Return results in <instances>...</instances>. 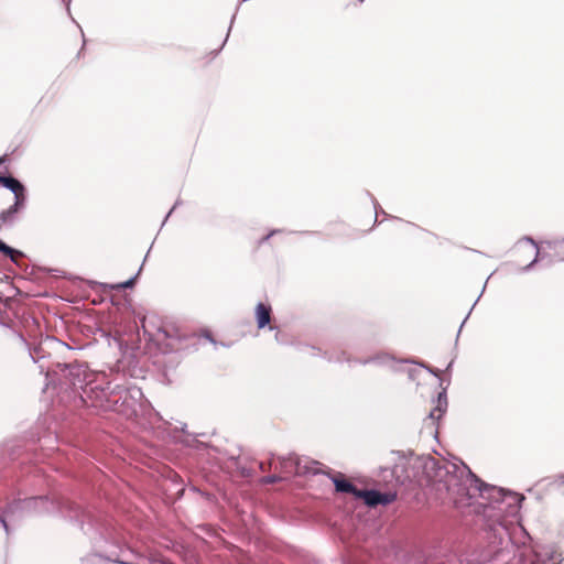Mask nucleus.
I'll return each mask as SVG.
<instances>
[{"mask_svg":"<svg viewBox=\"0 0 564 564\" xmlns=\"http://www.w3.org/2000/svg\"><path fill=\"white\" fill-rule=\"evenodd\" d=\"M485 540L486 545L479 550L478 564L508 560L511 536L506 523L486 520Z\"/></svg>","mask_w":564,"mask_h":564,"instance_id":"obj_4","label":"nucleus"},{"mask_svg":"<svg viewBox=\"0 0 564 564\" xmlns=\"http://www.w3.org/2000/svg\"><path fill=\"white\" fill-rule=\"evenodd\" d=\"M20 338H21V341L24 344V346L28 348L29 356L33 362L36 364L40 361V359H43L45 357L44 349L41 344L36 345L34 347H31L30 344L28 343V340L22 335L20 336Z\"/></svg>","mask_w":564,"mask_h":564,"instance_id":"obj_16","label":"nucleus"},{"mask_svg":"<svg viewBox=\"0 0 564 564\" xmlns=\"http://www.w3.org/2000/svg\"><path fill=\"white\" fill-rule=\"evenodd\" d=\"M150 250H151V248L148 250V252H150ZM147 254H149V253H147ZM145 259H148V256H144V260H145Z\"/></svg>","mask_w":564,"mask_h":564,"instance_id":"obj_40","label":"nucleus"},{"mask_svg":"<svg viewBox=\"0 0 564 564\" xmlns=\"http://www.w3.org/2000/svg\"><path fill=\"white\" fill-rule=\"evenodd\" d=\"M417 372H419V371H417L416 369H413V368L409 369V371H408L409 379L414 380V379H415V375H416Z\"/></svg>","mask_w":564,"mask_h":564,"instance_id":"obj_28","label":"nucleus"},{"mask_svg":"<svg viewBox=\"0 0 564 564\" xmlns=\"http://www.w3.org/2000/svg\"><path fill=\"white\" fill-rule=\"evenodd\" d=\"M186 563L187 564H202L199 558H197V557H193L192 560L187 561Z\"/></svg>","mask_w":564,"mask_h":564,"instance_id":"obj_30","label":"nucleus"},{"mask_svg":"<svg viewBox=\"0 0 564 564\" xmlns=\"http://www.w3.org/2000/svg\"><path fill=\"white\" fill-rule=\"evenodd\" d=\"M282 230L280 229H273L271 230L268 235H265L264 237H262L260 240H259V245H262L264 242H267L272 236L281 232Z\"/></svg>","mask_w":564,"mask_h":564,"instance_id":"obj_20","label":"nucleus"},{"mask_svg":"<svg viewBox=\"0 0 564 564\" xmlns=\"http://www.w3.org/2000/svg\"><path fill=\"white\" fill-rule=\"evenodd\" d=\"M62 389H70L76 404L104 412L130 415L142 399V390L135 386L121 383V375L110 368L106 371L90 370L86 365L56 362L53 368Z\"/></svg>","mask_w":564,"mask_h":564,"instance_id":"obj_2","label":"nucleus"},{"mask_svg":"<svg viewBox=\"0 0 564 564\" xmlns=\"http://www.w3.org/2000/svg\"><path fill=\"white\" fill-rule=\"evenodd\" d=\"M185 444L189 445V441L188 440H184L183 441Z\"/></svg>","mask_w":564,"mask_h":564,"instance_id":"obj_39","label":"nucleus"},{"mask_svg":"<svg viewBox=\"0 0 564 564\" xmlns=\"http://www.w3.org/2000/svg\"><path fill=\"white\" fill-rule=\"evenodd\" d=\"M557 479L561 484H564V473L557 476Z\"/></svg>","mask_w":564,"mask_h":564,"instance_id":"obj_32","label":"nucleus"},{"mask_svg":"<svg viewBox=\"0 0 564 564\" xmlns=\"http://www.w3.org/2000/svg\"><path fill=\"white\" fill-rule=\"evenodd\" d=\"M28 195L14 197V202L0 213V231L12 229L20 220V214L25 209Z\"/></svg>","mask_w":564,"mask_h":564,"instance_id":"obj_6","label":"nucleus"},{"mask_svg":"<svg viewBox=\"0 0 564 564\" xmlns=\"http://www.w3.org/2000/svg\"><path fill=\"white\" fill-rule=\"evenodd\" d=\"M561 242H562V243H564V238L562 239V241H561Z\"/></svg>","mask_w":564,"mask_h":564,"instance_id":"obj_44","label":"nucleus"},{"mask_svg":"<svg viewBox=\"0 0 564 564\" xmlns=\"http://www.w3.org/2000/svg\"><path fill=\"white\" fill-rule=\"evenodd\" d=\"M142 267H143V264H141L138 272L133 276L128 279L127 281L118 283L116 285H109V288H111V289H132L135 284L138 275L140 274L141 270H142Z\"/></svg>","mask_w":564,"mask_h":564,"instance_id":"obj_17","label":"nucleus"},{"mask_svg":"<svg viewBox=\"0 0 564 564\" xmlns=\"http://www.w3.org/2000/svg\"><path fill=\"white\" fill-rule=\"evenodd\" d=\"M421 467L420 485L435 500L458 506L479 496L485 500L480 507L485 520L488 521L505 523L507 517L518 512L524 499L520 494L485 482L462 460L458 465L427 456Z\"/></svg>","mask_w":564,"mask_h":564,"instance_id":"obj_1","label":"nucleus"},{"mask_svg":"<svg viewBox=\"0 0 564 564\" xmlns=\"http://www.w3.org/2000/svg\"><path fill=\"white\" fill-rule=\"evenodd\" d=\"M280 480V477L276 475H270L265 477V482L273 484Z\"/></svg>","mask_w":564,"mask_h":564,"instance_id":"obj_26","label":"nucleus"},{"mask_svg":"<svg viewBox=\"0 0 564 564\" xmlns=\"http://www.w3.org/2000/svg\"><path fill=\"white\" fill-rule=\"evenodd\" d=\"M185 429H186V424L183 423L182 426H181V431L184 433L185 432Z\"/></svg>","mask_w":564,"mask_h":564,"instance_id":"obj_36","label":"nucleus"},{"mask_svg":"<svg viewBox=\"0 0 564 564\" xmlns=\"http://www.w3.org/2000/svg\"><path fill=\"white\" fill-rule=\"evenodd\" d=\"M235 19H236V12H235V13H234V15L231 17L230 25H232V23H234ZM230 30H231V26H229V29H228L227 35H226V37H225V40H224V42H223V44H221V46H220V50H221V48H223V46L226 44V42H227V40H228V36H229V33H230Z\"/></svg>","mask_w":564,"mask_h":564,"instance_id":"obj_24","label":"nucleus"},{"mask_svg":"<svg viewBox=\"0 0 564 564\" xmlns=\"http://www.w3.org/2000/svg\"><path fill=\"white\" fill-rule=\"evenodd\" d=\"M447 409V394H446V388H444L438 394H437V403L435 408L430 412L429 419L432 420V422L437 421L441 419L442 414Z\"/></svg>","mask_w":564,"mask_h":564,"instance_id":"obj_14","label":"nucleus"},{"mask_svg":"<svg viewBox=\"0 0 564 564\" xmlns=\"http://www.w3.org/2000/svg\"><path fill=\"white\" fill-rule=\"evenodd\" d=\"M479 297H480V295H479V296L477 297V300L474 302V304H473L471 308L469 310L468 314L466 315V317H465V318H464V321L462 322V324H460V326H459V328H458V332H457L456 341L458 340V337H459V334H460V332H462V328H463V326L465 325V323H466L467 318L469 317V315H470V313H471L473 308H474V307H475V305L477 304V302H478Z\"/></svg>","mask_w":564,"mask_h":564,"instance_id":"obj_19","label":"nucleus"},{"mask_svg":"<svg viewBox=\"0 0 564 564\" xmlns=\"http://www.w3.org/2000/svg\"><path fill=\"white\" fill-rule=\"evenodd\" d=\"M539 254H540V251L536 250L534 259L523 268V271L527 272V271L532 270L534 264L539 261Z\"/></svg>","mask_w":564,"mask_h":564,"instance_id":"obj_21","label":"nucleus"},{"mask_svg":"<svg viewBox=\"0 0 564 564\" xmlns=\"http://www.w3.org/2000/svg\"><path fill=\"white\" fill-rule=\"evenodd\" d=\"M360 499L369 508H376L378 506H389L397 499V492L394 491H380L378 489H362Z\"/></svg>","mask_w":564,"mask_h":564,"instance_id":"obj_8","label":"nucleus"},{"mask_svg":"<svg viewBox=\"0 0 564 564\" xmlns=\"http://www.w3.org/2000/svg\"><path fill=\"white\" fill-rule=\"evenodd\" d=\"M6 454V449L3 447H0V458L3 457Z\"/></svg>","mask_w":564,"mask_h":564,"instance_id":"obj_33","label":"nucleus"},{"mask_svg":"<svg viewBox=\"0 0 564 564\" xmlns=\"http://www.w3.org/2000/svg\"><path fill=\"white\" fill-rule=\"evenodd\" d=\"M530 564H549L545 560H542L539 555L534 561H532ZM556 564V563H553ZM558 564V563H557Z\"/></svg>","mask_w":564,"mask_h":564,"instance_id":"obj_27","label":"nucleus"},{"mask_svg":"<svg viewBox=\"0 0 564 564\" xmlns=\"http://www.w3.org/2000/svg\"><path fill=\"white\" fill-rule=\"evenodd\" d=\"M30 517L17 499L9 502L0 514V529L9 536L25 518Z\"/></svg>","mask_w":564,"mask_h":564,"instance_id":"obj_5","label":"nucleus"},{"mask_svg":"<svg viewBox=\"0 0 564 564\" xmlns=\"http://www.w3.org/2000/svg\"><path fill=\"white\" fill-rule=\"evenodd\" d=\"M17 500L26 509L30 517L35 514H58L79 527L83 532L87 523L93 520L95 513V510L84 508L63 496H33Z\"/></svg>","mask_w":564,"mask_h":564,"instance_id":"obj_3","label":"nucleus"},{"mask_svg":"<svg viewBox=\"0 0 564 564\" xmlns=\"http://www.w3.org/2000/svg\"><path fill=\"white\" fill-rule=\"evenodd\" d=\"M181 204L180 200H176L175 204L173 205V207L170 209V212L166 214L165 218L163 219L162 221V226H164V224L166 223V220L169 219V217L171 216V214L174 212V209Z\"/></svg>","mask_w":564,"mask_h":564,"instance_id":"obj_23","label":"nucleus"},{"mask_svg":"<svg viewBox=\"0 0 564 564\" xmlns=\"http://www.w3.org/2000/svg\"><path fill=\"white\" fill-rule=\"evenodd\" d=\"M311 348H312L314 351H318V352L321 351V349H319V348H316V347H314V346H312Z\"/></svg>","mask_w":564,"mask_h":564,"instance_id":"obj_37","label":"nucleus"},{"mask_svg":"<svg viewBox=\"0 0 564 564\" xmlns=\"http://www.w3.org/2000/svg\"><path fill=\"white\" fill-rule=\"evenodd\" d=\"M70 1H72V0H62V2H63V3L65 4V7H66V10H67L68 14L70 13V7H69V6H70Z\"/></svg>","mask_w":564,"mask_h":564,"instance_id":"obj_29","label":"nucleus"},{"mask_svg":"<svg viewBox=\"0 0 564 564\" xmlns=\"http://www.w3.org/2000/svg\"><path fill=\"white\" fill-rule=\"evenodd\" d=\"M412 364H414V365H419V366H421V367L425 368L430 373H432V375H433V376H435V377H438V375H440V371H438L437 369H434V368H432V367H430V366H425V365L420 364V362H416V361H414V360H413V362H412Z\"/></svg>","mask_w":564,"mask_h":564,"instance_id":"obj_22","label":"nucleus"},{"mask_svg":"<svg viewBox=\"0 0 564 564\" xmlns=\"http://www.w3.org/2000/svg\"><path fill=\"white\" fill-rule=\"evenodd\" d=\"M452 365H453V361H451V362L448 364L447 369H449V368L452 367Z\"/></svg>","mask_w":564,"mask_h":564,"instance_id":"obj_38","label":"nucleus"},{"mask_svg":"<svg viewBox=\"0 0 564 564\" xmlns=\"http://www.w3.org/2000/svg\"><path fill=\"white\" fill-rule=\"evenodd\" d=\"M324 359H326L327 361L329 362H355V364H360V365H369V364H372V360H371V357H368V358H365V359H350L346 351H340V352H329V351H324L322 355H321Z\"/></svg>","mask_w":564,"mask_h":564,"instance_id":"obj_12","label":"nucleus"},{"mask_svg":"<svg viewBox=\"0 0 564 564\" xmlns=\"http://www.w3.org/2000/svg\"><path fill=\"white\" fill-rule=\"evenodd\" d=\"M485 288H486V284H485V285H484V288L481 289V292H485ZM481 294H482V293H480V295H481Z\"/></svg>","mask_w":564,"mask_h":564,"instance_id":"obj_41","label":"nucleus"},{"mask_svg":"<svg viewBox=\"0 0 564 564\" xmlns=\"http://www.w3.org/2000/svg\"><path fill=\"white\" fill-rule=\"evenodd\" d=\"M284 468L288 469L289 473H293L295 475H317L321 473L318 467L322 465L317 460H308L299 457L295 454L289 455V457L283 460Z\"/></svg>","mask_w":564,"mask_h":564,"instance_id":"obj_7","label":"nucleus"},{"mask_svg":"<svg viewBox=\"0 0 564 564\" xmlns=\"http://www.w3.org/2000/svg\"><path fill=\"white\" fill-rule=\"evenodd\" d=\"M522 240H524V241H527V242L531 243V245H532L536 250H539L538 243L535 242V240H534L532 237H530V236H524V237L522 238Z\"/></svg>","mask_w":564,"mask_h":564,"instance_id":"obj_25","label":"nucleus"},{"mask_svg":"<svg viewBox=\"0 0 564 564\" xmlns=\"http://www.w3.org/2000/svg\"><path fill=\"white\" fill-rule=\"evenodd\" d=\"M366 194H367V196H369V197H370V199H371V202H372V204H373V208H375V212H376V219L378 218V214H379V212H378V210H379V209H380V212H381L386 217H388V214H387L383 209H381V208H380V206H379V204H378L377 199H376V198H375V197H373V196H372L368 191L366 192Z\"/></svg>","mask_w":564,"mask_h":564,"instance_id":"obj_18","label":"nucleus"},{"mask_svg":"<svg viewBox=\"0 0 564 564\" xmlns=\"http://www.w3.org/2000/svg\"><path fill=\"white\" fill-rule=\"evenodd\" d=\"M206 338L212 341L213 344H216L215 339L213 338V336L210 334H207L206 335Z\"/></svg>","mask_w":564,"mask_h":564,"instance_id":"obj_31","label":"nucleus"},{"mask_svg":"<svg viewBox=\"0 0 564 564\" xmlns=\"http://www.w3.org/2000/svg\"><path fill=\"white\" fill-rule=\"evenodd\" d=\"M46 340H52V341H56L59 344V340H57L55 337H47Z\"/></svg>","mask_w":564,"mask_h":564,"instance_id":"obj_34","label":"nucleus"},{"mask_svg":"<svg viewBox=\"0 0 564 564\" xmlns=\"http://www.w3.org/2000/svg\"><path fill=\"white\" fill-rule=\"evenodd\" d=\"M271 306L259 302L256 306V321L259 329L270 325L271 322Z\"/></svg>","mask_w":564,"mask_h":564,"instance_id":"obj_13","label":"nucleus"},{"mask_svg":"<svg viewBox=\"0 0 564 564\" xmlns=\"http://www.w3.org/2000/svg\"><path fill=\"white\" fill-rule=\"evenodd\" d=\"M159 332H162L164 334L165 337H170L169 333L164 329H159Z\"/></svg>","mask_w":564,"mask_h":564,"instance_id":"obj_35","label":"nucleus"},{"mask_svg":"<svg viewBox=\"0 0 564 564\" xmlns=\"http://www.w3.org/2000/svg\"><path fill=\"white\" fill-rule=\"evenodd\" d=\"M3 162V160L0 158V164Z\"/></svg>","mask_w":564,"mask_h":564,"instance_id":"obj_42","label":"nucleus"},{"mask_svg":"<svg viewBox=\"0 0 564 564\" xmlns=\"http://www.w3.org/2000/svg\"><path fill=\"white\" fill-rule=\"evenodd\" d=\"M326 475L334 484L336 492L351 495L356 499H360L362 489L357 488L350 480L346 479L341 473L332 474L328 471Z\"/></svg>","mask_w":564,"mask_h":564,"instance_id":"obj_9","label":"nucleus"},{"mask_svg":"<svg viewBox=\"0 0 564 564\" xmlns=\"http://www.w3.org/2000/svg\"><path fill=\"white\" fill-rule=\"evenodd\" d=\"M359 2H364L365 0H358Z\"/></svg>","mask_w":564,"mask_h":564,"instance_id":"obj_43","label":"nucleus"},{"mask_svg":"<svg viewBox=\"0 0 564 564\" xmlns=\"http://www.w3.org/2000/svg\"><path fill=\"white\" fill-rule=\"evenodd\" d=\"M0 253L10 259L15 265H20V259L25 257L23 251L9 246L3 240H0Z\"/></svg>","mask_w":564,"mask_h":564,"instance_id":"obj_15","label":"nucleus"},{"mask_svg":"<svg viewBox=\"0 0 564 564\" xmlns=\"http://www.w3.org/2000/svg\"><path fill=\"white\" fill-rule=\"evenodd\" d=\"M372 364H377L380 366H390V368L393 371H400V368L398 367L399 364H408L413 362L412 359H395L393 356L387 354V352H380L375 356H371Z\"/></svg>","mask_w":564,"mask_h":564,"instance_id":"obj_11","label":"nucleus"},{"mask_svg":"<svg viewBox=\"0 0 564 564\" xmlns=\"http://www.w3.org/2000/svg\"><path fill=\"white\" fill-rule=\"evenodd\" d=\"M0 185L13 193L14 197L17 194L28 195L25 185L11 174H0Z\"/></svg>","mask_w":564,"mask_h":564,"instance_id":"obj_10","label":"nucleus"}]
</instances>
